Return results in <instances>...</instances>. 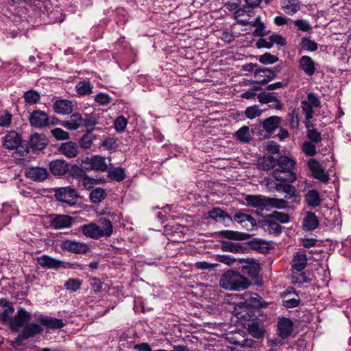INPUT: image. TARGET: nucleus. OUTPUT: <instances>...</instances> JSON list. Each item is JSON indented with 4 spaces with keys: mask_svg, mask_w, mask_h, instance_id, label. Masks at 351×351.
I'll return each instance as SVG.
<instances>
[{
    "mask_svg": "<svg viewBox=\"0 0 351 351\" xmlns=\"http://www.w3.org/2000/svg\"><path fill=\"white\" fill-rule=\"evenodd\" d=\"M95 138L96 136L93 134L90 130H88L82 136L80 140L79 144L82 149H88L91 147Z\"/></svg>",
    "mask_w": 351,
    "mask_h": 351,
    "instance_id": "nucleus-37",
    "label": "nucleus"
},
{
    "mask_svg": "<svg viewBox=\"0 0 351 351\" xmlns=\"http://www.w3.org/2000/svg\"><path fill=\"white\" fill-rule=\"evenodd\" d=\"M258 99L261 104H268L276 100V97L274 93L262 92L258 95Z\"/></svg>",
    "mask_w": 351,
    "mask_h": 351,
    "instance_id": "nucleus-56",
    "label": "nucleus"
},
{
    "mask_svg": "<svg viewBox=\"0 0 351 351\" xmlns=\"http://www.w3.org/2000/svg\"><path fill=\"white\" fill-rule=\"evenodd\" d=\"M48 144V140L43 134L35 133L30 136L29 145L36 150L43 149Z\"/></svg>",
    "mask_w": 351,
    "mask_h": 351,
    "instance_id": "nucleus-26",
    "label": "nucleus"
},
{
    "mask_svg": "<svg viewBox=\"0 0 351 351\" xmlns=\"http://www.w3.org/2000/svg\"><path fill=\"white\" fill-rule=\"evenodd\" d=\"M278 168L282 171L293 172L292 169L295 167V162L285 156H281L277 160Z\"/></svg>",
    "mask_w": 351,
    "mask_h": 351,
    "instance_id": "nucleus-33",
    "label": "nucleus"
},
{
    "mask_svg": "<svg viewBox=\"0 0 351 351\" xmlns=\"http://www.w3.org/2000/svg\"><path fill=\"white\" fill-rule=\"evenodd\" d=\"M304 153L308 156H313L316 154L315 146L311 142L306 141L302 145Z\"/></svg>",
    "mask_w": 351,
    "mask_h": 351,
    "instance_id": "nucleus-58",
    "label": "nucleus"
},
{
    "mask_svg": "<svg viewBox=\"0 0 351 351\" xmlns=\"http://www.w3.org/2000/svg\"><path fill=\"white\" fill-rule=\"evenodd\" d=\"M82 114L73 113L67 121L61 122L60 125L70 130H76L82 127Z\"/></svg>",
    "mask_w": 351,
    "mask_h": 351,
    "instance_id": "nucleus-24",
    "label": "nucleus"
},
{
    "mask_svg": "<svg viewBox=\"0 0 351 351\" xmlns=\"http://www.w3.org/2000/svg\"><path fill=\"white\" fill-rule=\"evenodd\" d=\"M249 332L254 337L259 339L263 337V331L256 324H252L249 326Z\"/></svg>",
    "mask_w": 351,
    "mask_h": 351,
    "instance_id": "nucleus-59",
    "label": "nucleus"
},
{
    "mask_svg": "<svg viewBox=\"0 0 351 351\" xmlns=\"http://www.w3.org/2000/svg\"><path fill=\"white\" fill-rule=\"evenodd\" d=\"M295 25L302 32H308L311 28L308 21L303 19H298L294 21Z\"/></svg>",
    "mask_w": 351,
    "mask_h": 351,
    "instance_id": "nucleus-64",
    "label": "nucleus"
},
{
    "mask_svg": "<svg viewBox=\"0 0 351 351\" xmlns=\"http://www.w3.org/2000/svg\"><path fill=\"white\" fill-rule=\"evenodd\" d=\"M267 199L268 197L261 195H247L245 197L246 204L248 206L261 210L267 209Z\"/></svg>",
    "mask_w": 351,
    "mask_h": 351,
    "instance_id": "nucleus-12",
    "label": "nucleus"
},
{
    "mask_svg": "<svg viewBox=\"0 0 351 351\" xmlns=\"http://www.w3.org/2000/svg\"><path fill=\"white\" fill-rule=\"evenodd\" d=\"M55 197L60 202L73 205L75 203L77 194L75 190L71 187H62L55 191Z\"/></svg>",
    "mask_w": 351,
    "mask_h": 351,
    "instance_id": "nucleus-5",
    "label": "nucleus"
},
{
    "mask_svg": "<svg viewBox=\"0 0 351 351\" xmlns=\"http://www.w3.org/2000/svg\"><path fill=\"white\" fill-rule=\"evenodd\" d=\"M278 60V58L276 56L269 53H265L258 58L259 62L264 64H274Z\"/></svg>",
    "mask_w": 351,
    "mask_h": 351,
    "instance_id": "nucleus-55",
    "label": "nucleus"
},
{
    "mask_svg": "<svg viewBox=\"0 0 351 351\" xmlns=\"http://www.w3.org/2000/svg\"><path fill=\"white\" fill-rule=\"evenodd\" d=\"M308 167L312 172L313 176L322 182H326L328 180V176L325 173L321 165L313 158L308 160Z\"/></svg>",
    "mask_w": 351,
    "mask_h": 351,
    "instance_id": "nucleus-17",
    "label": "nucleus"
},
{
    "mask_svg": "<svg viewBox=\"0 0 351 351\" xmlns=\"http://www.w3.org/2000/svg\"><path fill=\"white\" fill-rule=\"evenodd\" d=\"M291 280L292 282L295 284H303L310 281L309 278L306 276L305 272L294 269H292Z\"/></svg>",
    "mask_w": 351,
    "mask_h": 351,
    "instance_id": "nucleus-43",
    "label": "nucleus"
},
{
    "mask_svg": "<svg viewBox=\"0 0 351 351\" xmlns=\"http://www.w3.org/2000/svg\"><path fill=\"white\" fill-rule=\"evenodd\" d=\"M300 45L303 49L311 52L315 51L318 48V45L315 41L306 37L302 38Z\"/></svg>",
    "mask_w": 351,
    "mask_h": 351,
    "instance_id": "nucleus-48",
    "label": "nucleus"
},
{
    "mask_svg": "<svg viewBox=\"0 0 351 351\" xmlns=\"http://www.w3.org/2000/svg\"><path fill=\"white\" fill-rule=\"evenodd\" d=\"M221 248L224 252H230L233 253H239L242 251V247L232 241H223Z\"/></svg>",
    "mask_w": 351,
    "mask_h": 351,
    "instance_id": "nucleus-46",
    "label": "nucleus"
},
{
    "mask_svg": "<svg viewBox=\"0 0 351 351\" xmlns=\"http://www.w3.org/2000/svg\"><path fill=\"white\" fill-rule=\"evenodd\" d=\"M308 138L314 143H319L322 141V135L316 129H308L307 131Z\"/></svg>",
    "mask_w": 351,
    "mask_h": 351,
    "instance_id": "nucleus-54",
    "label": "nucleus"
},
{
    "mask_svg": "<svg viewBox=\"0 0 351 351\" xmlns=\"http://www.w3.org/2000/svg\"><path fill=\"white\" fill-rule=\"evenodd\" d=\"M54 111L60 114H69L72 112L73 104L68 99H59L53 104Z\"/></svg>",
    "mask_w": 351,
    "mask_h": 351,
    "instance_id": "nucleus-21",
    "label": "nucleus"
},
{
    "mask_svg": "<svg viewBox=\"0 0 351 351\" xmlns=\"http://www.w3.org/2000/svg\"><path fill=\"white\" fill-rule=\"evenodd\" d=\"M32 318V313L23 307L17 308L16 313L12 316L8 326L12 331L18 332L23 327L21 334L19 336L21 340L27 339L40 334L43 328L38 324H28Z\"/></svg>",
    "mask_w": 351,
    "mask_h": 351,
    "instance_id": "nucleus-1",
    "label": "nucleus"
},
{
    "mask_svg": "<svg viewBox=\"0 0 351 351\" xmlns=\"http://www.w3.org/2000/svg\"><path fill=\"white\" fill-rule=\"evenodd\" d=\"M250 24L255 27L254 35L256 36H263L266 35L265 26L264 23L261 21V17L258 16L256 18L254 21L250 22Z\"/></svg>",
    "mask_w": 351,
    "mask_h": 351,
    "instance_id": "nucleus-44",
    "label": "nucleus"
},
{
    "mask_svg": "<svg viewBox=\"0 0 351 351\" xmlns=\"http://www.w3.org/2000/svg\"><path fill=\"white\" fill-rule=\"evenodd\" d=\"M49 169L52 174L62 176L69 171V165L64 160H56L49 163Z\"/></svg>",
    "mask_w": 351,
    "mask_h": 351,
    "instance_id": "nucleus-22",
    "label": "nucleus"
},
{
    "mask_svg": "<svg viewBox=\"0 0 351 351\" xmlns=\"http://www.w3.org/2000/svg\"><path fill=\"white\" fill-rule=\"evenodd\" d=\"M3 146L9 150H16V153L20 156H23L29 152V148L26 144H23L20 135L14 131L9 132L4 137Z\"/></svg>",
    "mask_w": 351,
    "mask_h": 351,
    "instance_id": "nucleus-3",
    "label": "nucleus"
},
{
    "mask_svg": "<svg viewBox=\"0 0 351 351\" xmlns=\"http://www.w3.org/2000/svg\"><path fill=\"white\" fill-rule=\"evenodd\" d=\"M26 176L34 181H43L49 176L46 168L40 167H31L26 170Z\"/></svg>",
    "mask_w": 351,
    "mask_h": 351,
    "instance_id": "nucleus-18",
    "label": "nucleus"
},
{
    "mask_svg": "<svg viewBox=\"0 0 351 351\" xmlns=\"http://www.w3.org/2000/svg\"><path fill=\"white\" fill-rule=\"evenodd\" d=\"M254 15V10L247 5L237 9L234 13V19L237 21L238 23L242 25L250 24L249 20Z\"/></svg>",
    "mask_w": 351,
    "mask_h": 351,
    "instance_id": "nucleus-15",
    "label": "nucleus"
},
{
    "mask_svg": "<svg viewBox=\"0 0 351 351\" xmlns=\"http://www.w3.org/2000/svg\"><path fill=\"white\" fill-rule=\"evenodd\" d=\"M23 98L26 103L34 104L40 100V96L36 91L30 90L25 93Z\"/></svg>",
    "mask_w": 351,
    "mask_h": 351,
    "instance_id": "nucleus-49",
    "label": "nucleus"
},
{
    "mask_svg": "<svg viewBox=\"0 0 351 351\" xmlns=\"http://www.w3.org/2000/svg\"><path fill=\"white\" fill-rule=\"evenodd\" d=\"M277 164V160L273 156H269L263 158L258 160V166L260 169L263 170H269L274 167Z\"/></svg>",
    "mask_w": 351,
    "mask_h": 351,
    "instance_id": "nucleus-42",
    "label": "nucleus"
},
{
    "mask_svg": "<svg viewBox=\"0 0 351 351\" xmlns=\"http://www.w3.org/2000/svg\"><path fill=\"white\" fill-rule=\"evenodd\" d=\"M306 103L313 106L314 108H317L320 106V101L318 97L313 93H310L308 94Z\"/></svg>",
    "mask_w": 351,
    "mask_h": 351,
    "instance_id": "nucleus-61",
    "label": "nucleus"
},
{
    "mask_svg": "<svg viewBox=\"0 0 351 351\" xmlns=\"http://www.w3.org/2000/svg\"><path fill=\"white\" fill-rule=\"evenodd\" d=\"M208 217L227 226L232 221L230 215L219 208H215L208 213Z\"/></svg>",
    "mask_w": 351,
    "mask_h": 351,
    "instance_id": "nucleus-23",
    "label": "nucleus"
},
{
    "mask_svg": "<svg viewBox=\"0 0 351 351\" xmlns=\"http://www.w3.org/2000/svg\"><path fill=\"white\" fill-rule=\"evenodd\" d=\"M254 76L256 84H265L275 78L276 73L271 69H257L254 72Z\"/></svg>",
    "mask_w": 351,
    "mask_h": 351,
    "instance_id": "nucleus-13",
    "label": "nucleus"
},
{
    "mask_svg": "<svg viewBox=\"0 0 351 351\" xmlns=\"http://www.w3.org/2000/svg\"><path fill=\"white\" fill-rule=\"evenodd\" d=\"M285 13L293 15L300 9V4L298 0H288L287 5L283 6Z\"/></svg>",
    "mask_w": 351,
    "mask_h": 351,
    "instance_id": "nucleus-47",
    "label": "nucleus"
},
{
    "mask_svg": "<svg viewBox=\"0 0 351 351\" xmlns=\"http://www.w3.org/2000/svg\"><path fill=\"white\" fill-rule=\"evenodd\" d=\"M73 219L66 215H53L50 217V226L56 230L70 228Z\"/></svg>",
    "mask_w": 351,
    "mask_h": 351,
    "instance_id": "nucleus-6",
    "label": "nucleus"
},
{
    "mask_svg": "<svg viewBox=\"0 0 351 351\" xmlns=\"http://www.w3.org/2000/svg\"><path fill=\"white\" fill-rule=\"evenodd\" d=\"M242 271L252 278H255L260 271V265L255 261L247 262V265L242 267Z\"/></svg>",
    "mask_w": 351,
    "mask_h": 351,
    "instance_id": "nucleus-35",
    "label": "nucleus"
},
{
    "mask_svg": "<svg viewBox=\"0 0 351 351\" xmlns=\"http://www.w3.org/2000/svg\"><path fill=\"white\" fill-rule=\"evenodd\" d=\"M100 233L102 237H109L113 232V226L111 221L107 217H101L98 220Z\"/></svg>",
    "mask_w": 351,
    "mask_h": 351,
    "instance_id": "nucleus-29",
    "label": "nucleus"
},
{
    "mask_svg": "<svg viewBox=\"0 0 351 351\" xmlns=\"http://www.w3.org/2000/svg\"><path fill=\"white\" fill-rule=\"evenodd\" d=\"M40 326L45 327L47 330L60 329L65 326L62 319H58L47 315H40L38 317Z\"/></svg>",
    "mask_w": 351,
    "mask_h": 351,
    "instance_id": "nucleus-8",
    "label": "nucleus"
},
{
    "mask_svg": "<svg viewBox=\"0 0 351 351\" xmlns=\"http://www.w3.org/2000/svg\"><path fill=\"white\" fill-rule=\"evenodd\" d=\"M269 215L276 221H278L282 223H287L289 221V216L284 213L275 211L272 214H269Z\"/></svg>",
    "mask_w": 351,
    "mask_h": 351,
    "instance_id": "nucleus-57",
    "label": "nucleus"
},
{
    "mask_svg": "<svg viewBox=\"0 0 351 351\" xmlns=\"http://www.w3.org/2000/svg\"><path fill=\"white\" fill-rule=\"evenodd\" d=\"M37 263L43 268L58 269L60 267H66L64 263L48 255H42L36 258Z\"/></svg>",
    "mask_w": 351,
    "mask_h": 351,
    "instance_id": "nucleus-16",
    "label": "nucleus"
},
{
    "mask_svg": "<svg viewBox=\"0 0 351 351\" xmlns=\"http://www.w3.org/2000/svg\"><path fill=\"white\" fill-rule=\"evenodd\" d=\"M97 123V121L95 115L91 114L82 115V126L86 128L87 131L90 130L93 132Z\"/></svg>",
    "mask_w": 351,
    "mask_h": 351,
    "instance_id": "nucleus-39",
    "label": "nucleus"
},
{
    "mask_svg": "<svg viewBox=\"0 0 351 351\" xmlns=\"http://www.w3.org/2000/svg\"><path fill=\"white\" fill-rule=\"evenodd\" d=\"M59 152L66 158H75L79 153L78 145L73 141L62 143L59 147Z\"/></svg>",
    "mask_w": 351,
    "mask_h": 351,
    "instance_id": "nucleus-20",
    "label": "nucleus"
},
{
    "mask_svg": "<svg viewBox=\"0 0 351 351\" xmlns=\"http://www.w3.org/2000/svg\"><path fill=\"white\" fill-rule=\"evenodd\" d=\"M298 67L308 76H312L316 71V64L308 56H302L298 60Z\"/></svg>",
    "mask_w": 351,
    "mask_h": 351,
    "instance_id": "nucleus-14",
    "label": "nucleus"
},
{
    "mask_svg": "<svg viewBox=\"0 0 351 351\" xmlns=\"http://www.w3.org/2000/svg\"><path fill=\"white\" fill-rule=\"evenodd\" d=\"M110 97L105 93H99L95 97V100L97 103L101 105H106L110 102Z\"/></svg>",
    "mask_w": 351,
    "mask_h": 351,
    "instance_id": "nucleus-63",
    "label": "nucleus"
},
{
    "mask_svg": "<svg viewBox=\"0 0 351 351\" xmlns=\"http://www.w3.org/2000/svg\"><path fill=\"white\" fill-rule=\"evenodd\" d=\"M273 177L278 181L293 182L297 176L293 172L282 171L280 169H276L273 171Z\"/></svg>",
    "mask_w": 351,
    "mask_h": 351,
    "instance_id": "nucleus-30",
    "label": "nucleus"
},
{
    "mask_svg": "<svg viewBox=\"0 0 351 351\" xmlns=\"http://www.w3.org/2000/svg\"><path fill=\"white\" fill-rule=\"evenodd\" d=\"M307 265V258L304 252H296L292 260V269L303 271Z\"/></svg>",
    "mask_w": 351,
    "mask_h": 351,
    "instance_id": "nucleus-28",
    "label": "nucleus"
},
{
    "mask_svg": "<svg viewBox=\"0 0 351 351\" xmlns=\"http://www.w3.org/2000/svg\"><path fill=\"white\" fill-rule=\"evenodd\" d=\"M293 330V322L286 317L279 318L277 324L278 335L282 339L289 337Z\"/></svg>",
    "mask_w": 351,
    "mask_h": 351,
    "instance_id": "nucleus-9",
    "label": "nucleus"
},
{
    "mask_svg": "<svg viewBox=\"0 0 351 351\" xmlns=\"http://www.w3.org/2000/svg\"><path fill=\"white\" fill-rule=\"evenodd\" d=\"M82 162L89 167L88 169L95 170L101 172H105L108 169V164L106 158L100 155H95L90 158L86 157L82 160Z\"/></svg>",
    "mask_w": 351,
    "mask_h": 351,
    "instance_id": "nucleus-4",
    "label": "nucleus"
},
{
    "mask_svg": "<svg viewBox=\"0 0 351 351\" xmlns=\"http://www.w3.org/2000/svg\"><path fill=\"white\" fill-rule=\"evenodd\" d=\"M51 134L56 140L58 141L68 140L69 138V133L62 128H54L51 130Z\"/></svg>",
    "mask_w": 351,
    "mask_h": 351,
    "instance_id": "nucleus-52",
    "label": "nucleus"
},
{
    "mask_svg": "<svg viewBox=\"0 0 351 351\" xmlns=\"http://www.w3.org/2000/svg\"><path fill=\"white\" fill-rule=\"evenodd\" d=\"M237 138L243 143H249L251 141L252 135L247 126H243L235 133Z\"/></svg>",
    "mask_w": 351,
    "mask_h": 351,
    "instance_id": "nucleus-41",
    "label": "nucleus"
},
{
    "mask_svg": "<svg viewBox=\"0 0 351 351\" xmlns=\"http://www.w3.org/2000/svg\"><path fill=\"white\" fill-rule=\"evenodd\" d=\"M6 308L1 313V318L2 321L8 325L10 319L12 317L11 315L14 313V308L10 302H8L5 304Z\"/></svg>",
    "mask_w": 351,
    "mask_h": 351,
    "instance_id": "nucleus-53",
    "label": "nucleus"
},
{
    "mask_svg": "<svg viewBox=\"0 0 351 351\" xmlns=\"http://www.w3.org/2000/svg\"><path fill=\"white\" fill-rule=\"evenodd\" d=\"M29 123L32 126L42 128L49 123V119L46 112L41 110H34L29 118Z\"/></svg>",
    "mask_w": 351,
    "mask_h": 351,
    "instance_id": "nucleus-11",
    "label": "nucleus"
},
{
    "mask_svg": "<svg viewBox=\"0 0 351 351\" xmlns=\"http://www.w3.org/2000/svg\"><path fill=\"white\" fill-rule=\"evenodd\" d=\"M318 225L319 221L316 215L311 212H308L303 219L304 229L308 231L313 230L317 228Z\"/></svg>",
    "mask_w": 351,
    "mask_h": 351,
    "instance_id": "nucleus-32",
    "label": "nucleus"
},
{
    "mask_svg": "<svg viewBox=\"0 0 351 351\" xmlns=\"http://www.w3.org/2000/svg\"><path fill=\"white\" fill-rule=\"evenodd\" d=\"M250 281L234 271H227L221 277L219 280L220 286L230 291H242L246 289L250 285Z\"/></svg>",
    "mask_w": 351,
    "mask_h": 351,
    "instance_id": "nucleus-2",
    "label": "nucleus"
},
{
    "mask_svg": "<svg viewBox=\"0 0 351 351\" xmlns=\"http://www.w3.org/2000/svg\"><path fill=\"white\" fill-rule=\"evenodd\" d=\"M288 206V202L284 199H278L273 197H268L267 199V209L278 208L284 209Z\"/></svg>",
    "mask_w": 351,
    "mask_h": 351,
    "instance_id": "nucleus-40",
    "label": "nucleus"
},
{
    "mask_svg": "<svg viewBox=\"0 0 351 351\" xmlns=\"http://www.w3.org/2000/svg\"><path fill=\"white\" fill-rule=\"evenodd\" d=\"M234 219L248 230L253 229L256 226V220L252 216L245 213H236L234 216Z\"/></svg>",
    "mask_w": 351,
    "mask_h": 351,
    "instance_id": "nucleus-25",
    "label": "nucleus"
},
{
    "mask_svg": "<svg viewBox=\"0 0 351 351\" xmlns=\"http://www.w3.org/2000/svg\"><path fill=\"white\" fill-rule=\"evenodd\" d=\"M128 123L127 119L123 117H119L114 121V127L117 131H123L125 130Z\"/></svg>",
    "mask_w": 351,
    "mask_h": 351,
    "instance_id": "nucleus-62",
    "label": "nucleus"
},
{
    "mask_svg": "<svg viewBox=\"0 0 351 351\" xmlns=\"http://www.w3.org/2000/svg\"><path fill=\"white\" fill-rule=\"evenodd\" d=\"M218 234L228 239L243 240L245 239V234L232 230H221Z\"/></svg>",
    "mask_w": 351,
    "mask_h": 351,
    "instance_id": "nucleus-45",
    "label": "nucleus"
},
{
    "mask_svg": "<svg viewBox=\"0 0 351 351\" xmlns=\"http://www.w3.org/2000/svg\"><path fill=\"white\" fill-rule=\"evenodd\" d=\"M61 247L74 254H86L89 250V246L86 243L69 239L62 242Z\"/></svg>",
    "mask_w": 351,
    "mask_h": 351,
    "instance_id": "nucleus-7",
    "label": "nucleus"
},
{
    "mask_svg": "<svg viewBox=\"0 0 351 351\" xmlns=\"http://www.w3.org/2000/svg\"><path fill=\"white\" fill-rule=\"evenodd\" d=\"M262 110L257 105L247 107L245 109V114L248 119H252L259 117L262 114Z\"/></svg>",
    "mask_w": 351,
    "mask_h": 351,
    "instance_id": "nucleus-50",
    "label": "nucleus"
},
{
    "mask_svg": "<svg viewBox=\"0 0 351 351\" xmlns=\"http://www.w3.org/2000/svg\"><path fill=\"white\" fill-rule=\"evenodd\" d=\"M280 122L281 118L278 116H271L265 119L262 123V126L267 134L266 136H269L278 128Z\"/></svg>",
    "mask_w": 351,
    "mask_h": 351,
    "instance_id": "nucleus-27",
    "label": "nucleus"
},
{
    "mask_svg": "<svg viewBox=\"0 0 351 351\" xmlns=\"http://www.w3.org/2000/svg\"><path fill=\"white\" fill-rule=\"evenodd\" d=\"M93 86L89 81H80L75 86L77 93L80 96L90 95L93 93Z\"/></svg>",
    "mask_w": 351,
    "mask_h": 351,
    "instance_id": "nucleus-34",
    "label": "nucleus"
},
{
    "mask_svg": "<svg viewBox=\"0 0 351 351\" xmlns=\"http://www.w3.org/2000/svg\"><path fill=\"white\" fill-rule=\"evenodd\" d=\"M82 233L86 237L93 239H99L101 238L99 226L95 223L84 224L80 228Z\"/></svg>",
    "mask_w": 351,
    "mask_h": 351,
    "instance_id": "nucleus-19",
    "label": "nucleus"
},
{
    "mask_svg": "<svg viewBox=\"0 0 351 351\" xmlns=\"http://www.w3.org/2000/svg\"><path fill=\"white\" fill-rule=\"evenodd\" d=\"M259 225L269 234L279 235L282 232V227L271 217L268 215L266 217L259 221Z\"/></svg>",
    "mask_w": 351,
    "mask_h": 351,
    "instance_id": "nucleus-10",
    "label": "nucleus"
},
{
    "mask_svg": "<svg viewBox=\"0 0 351 351\" xmlns=\"http://www.w3.org/2000/svg\"><path fill=\"white\" fill-rule=\"evenodd\" d=\"M82 282L79 279L70 278L65 282L64 286L66 289L71 291H76L80 289Z\"/></svg>",
    "mask_w": 351,
    "mask_h": 351,
    "instance_id": "nucleus-51",
    "label": "nucleus"
},
{
    "mask_svg": "<svg viewBox=\"0 0 351 351\" xmlns=\"http://www.w3.org/2000/svg\"><path fill=\"white\" fill-rule=\"evenodd\" d=\"M301 105L302 111L305 114V118L308 120L312 119L314 114L313 108L314 107L306 103V101H302Z\"/></svg>",
    "mask_w": 351,
    "mask_h": 351,
    "instance_id": "nucleus-60",
    "label": "nucleus"
},
{
    "mask_svg": "<svg viewBox=\"0 0 351 351\" xmlns=\"http://www.w3.org/2000/svg\"><path fill=\"white\" fill-rule=\"evenodd\" d=\"M305 201L308 206L315 208L321 204L319 192L315 189L308 191L305 195Z\"/></svg>",
    "mask_w": 351,
    "mask_h": 351,
    "instance_id": "nucleus-31",
    "label": "nucleus"
},
{
    "mask_svg": "<svg viewBox=\"0 0 351 351\" xmlns=\"http://www.w3.org/2000/svg\"><path fill=\"white\" fill-rule=\"evenodd\" d=\"M108 177L112 180L121 182L125 178V171L121 167H112L108 171Z\"/></svg>",
    "mask_w": 351,
    "mask_h": 351,
    "instance_id": "nucleus-38",
    "label": "nucleus"
},
{
    "mask_svg": "<svg viewBox=\"0 0 351 351\" xmlns=\"http://www.w3.org/2000/svg\"><path fill=\"white\" fill-rule=\"evenodd\" d=\"M106 191L100 187L95 188L90 193V199L94 204L101 202L106 197Z\"/></svg>",
    "mask_w": 351,
    "mask_h": 351,
    "instance_id": "nucleus-36",
    "label": "nucleus"
}]
</instances>
